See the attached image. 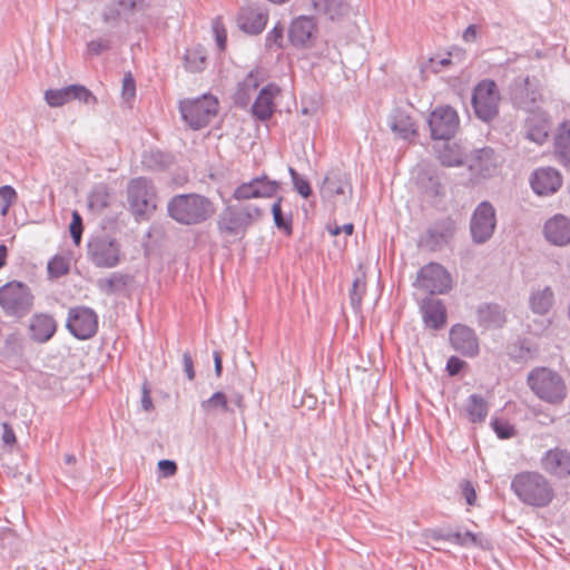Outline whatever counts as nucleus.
<instances>
[{"instance_id":"obj_43","label":"nucleus","mask_w":570,"mask_h":570,"mask_svg":"<svg viewBox=\"0 0 570 570\" xmlns=\"http://www.w3.org/2000/svg\"><path fill=\"white\" fill-rule=\"evenodd\" d=\"M45 100L50 107H61L71 101L70 85L59 89H48L45 91Z\"/></svg>"},{"instance_id":"obj_45","label":"nucleus","mask_w":570,"mask_h":570,"mask_svg":"<svg viewBox=\"0 0 570 570\" xmlns=\"http://www.w3.org/2000/svg\"><path fill=\"white\" fill-rule=\"evenodd\" d=\"M91 208L104 209L109 205V194L105 186L96 187L88 197Z\"/></svg>"},{"instance_id":"obj_31","label":"nucleus","mask_w":570,"mask_h":570,"mask_svg":"<svg viewBox=\"0 0 570 570\" xmlns=\"http://www.w3.org/2000/svg\"><path fill=\"white\" fill-rule=\"evenodd\" d=\"M465 412L472 423H482L488 416L489 404L482 395L471 394L466 400Z\"/></svg>"},{"instance_id":"obj_3","label":"nucleus","mask_w":570,"mask_h":570,"mask_svg":"<svg viewBox=\"0 0 570 570\" xmlns=\"http://www.w3.org/2000/svg\"><path fill=\"white\" fill-rule=\"evenodd\" d=\"M262 214V209L256 205H226L218 215L217 230L223 236L240 238Z\"/></svg>"},{"instance_id":"obj_39","label":"nucleus","mask_w":570,"mask_h":570,"mask_svg":"<svg viewBox=\"0 0 570 570\" xmlns=\"http://www.w3.org/2000/svg\"><path fill=\"white\" fill-rule=\"evenodd\" d=\"M171 156L161 150H149L144 155L142 164L151 170H163L170 166Z\"/></svg>"},{"instance_id":"obj_11","label":"nucleus","mask_w":570,"mask_h":570,"mask_svg":"<svg viewBox=\"0 0 570 570\" xmlns=\"http://www.w3.org/2000/svg\"><path fill=\"white\" fill-rule=\"evenodd\" d=\"M66 327L70 334L81 341L89 340L98 331V315L87 306L69 308Z\"/></svg>"},{"instance_id":"obj_54","label":"nucleus","mask_w":570,"mask_h":570,"mask_svg":"<svg viewBox=\"0 0 570 570\" xmlns=\"http://www.w3.org/2000/svg\"><path fill=\"white\" fill-rule=\"evenodd\" d=\"M453 528L446 527H438L433 529H429L425 533V537L433 541H445L450 542L452 540Z\"/></svg>"},{"instance_id":"obj_59","label":"nucleus","mask_w":570,"mask_h":570,"mask_svg":"<svg viewBox=\"0 0 570 570\" xmlns=\"http://www.w3.org/2000/svg\"><path fill=\"white\" fill-rule=\"evenodd\" d=\"M465 362L458 356H450L446 362L445 370L450 376L458 375L464 367Z\"/></svg>"},{"instance_id":"obj_18","label":"nucleus","mask_w":570,"mask_h":570,"mask_svg":"<svg viewBox=\"0 0 570 570\" xmlns=\"http://www.w3.org/2000/svg\"><path fill=\"white\" fill-rule=\"evenodd\" d=\"M530 185L537 195H552L560 189L562 176L552 167L538 168L531 175Z\"/></svg>"},{"instance_id":"obj_64","label":"nucleus","mask_w":570,"mask_h":570,"mask_svg":"<svg viewBox=\"0 0 570 570\" xmlns=\"http://www.w3.org/2000/svg\"><path fill=\"white\" fill-rule=\"evenodd\" d=\"M141 407L144 411H150L154 407L153 400L149 394V390L146 385L142 387V395H141Z\"/></svg>"},{"instance_id":"obj_49","label":"nucleus","mask_w":570,"mask_h":570,"mask_svg":"<svg viewBox=\"0 0 570 570\" xmlns=\"http://www.w3.org/2000/svg\"><path fill=\"white\" fill-rule=\"evenodd\" d=\"M3 347L8 355L20 356L23 353V338L17 333H11L4 338Z\"/></svg>"},{"instance_id":"obj_63","label":"nucleus","mask_w":570,"mask_h":570,"mask_svg":"<svg viewBox=\"0 0 570 570\" xmlns=\"http://www.w3.org/2000/svg\"><path fill=\"white\" fill-rule=\"evenodd\" d=\"M354 230V225L348 223L344 224L343 226H335V227H328V232L331 235L336 236L344 232L346 235H352Z\"/></svg>"},{"instance_id":"obj_2","label":"nucleus","mask_w":570,"mask_h":570,"mask_svg":"<svg viewBox=\"0 0 570 570\" xmlns=\"http://www.w3.org/2000/svg\"><path fill=\"white\" fill-rule=\"evenodd\" d=\"M511 489L521 502L534 508H544L554 498L552 485L538 472L515 474L511 481Z\"/></svg>"},{"instance_id":"obj_22","label":"nucleus","mask_w":570,"mask_h":570,"mask_svg":"<svg viewBox=\"0 0 570 570\" xmlns=\"http://www.w3.org/2000/svg\"><path fill=\"white\" fill-rule=\"evenodd\" d=\"M541 465L547 473L566 478L570 475V453L560 448L550 449L543 454Z\"/></svg>"},{"instance_id":"obj_34","label":"nucleus","mask_w":570,"mask_h":570,"mask_svg":"<svg viewBox=\"0 0 570 570\" xmlns=\"http://www.w3.org/2000/svg\"><path fill=\"white\" fill-rule=\"evenodd\" d=\"M553 292L549 286L543 289L535 291L530 296V308L538 315L547 314L553 304Z\"/></svg>"},{"instance_id":"obj_60","label":"nucleus","mask_w":570,"mask_h":570,"mask_svg":"<svg viewBox=\"0 0 570 570\" xmlns=\"http://www.w3.org/2000/svg\"><path fill=\"white\" fill-rule=\"evenodd\" d=\"M17 198L16 189L10 185L0 186V199L7 206H11Z\"/></svg>"},{"instance_id":"obj_37","label":"nucleus","mask_w":570,"mask_h":570,"mask_svg":"<svg viewBox=\"0 0 570 570\" xmlns=\"http://www.w3.org/2000/svg\"><path fill=\"white\" fill-rule=\"evenodd\" d=\"M129 0H116L105 7L102 19L107 23L119 21L126 13L139 11L138 8H130Z\"/></svg>"},{"instance_id":"obj_13","label":"nucleus","mask_w":570,"mask_h":570,"mask_svg":"<svg viewBox=\"0 0 570 570\" xmlns=\"http://www.w3.org/2000/svg\"><path fill=\"white\" fill-rule=\"evenodd\" d=\"M459 116L454 108L450 106L436 107L428 118L432 139H451L459 128Z\"/></svg>"},{"instance_id":"obj_36","label":"nucleus","mask_w":570,"mask_h":570,"mask_svg":"<svg viewBox=\"0 0 570 570\" xmlns=\"http://www.w3.org/2000/svg\"><path fill=\"white\" fill-rule=\"evenodd\" d=\"M283 198L278 197L277 200L272 205V215L275 226L283 230L286 235H291L293 232V216L291 210H284Z\"/></svg>"},{"instance_id":"obj_50","label":"nucleus","mask_w":570,"mask_h":570,"mask_svg":"<svg viewBox=\"0 0 570 570\" xmlns=\"http://www.w3.org/2000/svg\"><path fill=\"white\" fill-rule=\"evenodd\" d=\"M283 39H284V27L281 22H277L266 35L265 37V47L271 49L273 46L277 48H283Z\"/></svg>"},{"instance_id":"obj_17","label":"nucleus","mask_w":570,"mask_h":570,"mask_svg":"<svg viewBox=\"0 0 570 570\" xmlns=\"http://www.w3.org/2000/svg\"><path fill=\"white\" fill-rule=\"evenodd\" d=\"M317 35V23L312 16L294 18L288 28V40L295 48H307Z\"/></svg>"},{"instance_id":"obj_20","label":"nucleus","mask_w":570,"mask_h":570,"mask_svg":"<svg viewBox=\"0 0 570 570\" xmlns=\"http://www.w3.org/2000/svg\"><path fill=\"white\" fill-rule=\"evenodd\" d=\"M420 309L426 328L439 331L446 324V307L442 299L426 296L422 299Z\"/></svg>"},{"instance_id":"obj_26","label":"nucleus","mask_w":570,"mask_h":570,"mask_svg":"<svg viewBox=\"0 0 570 570\" xmlns=\"http://www.w3.org/2000/svg\"><path fill=\"white\" fill-rule=\"evenodd\" d=\"M57 324L52 316L48 314H35L30 320V338L37 343L48 342L56 333Z\"/></svg>"},{"instance_id":"obj_61","label":"nucleus","mask_w":570,"mask_h":570,"mask_svg":"<svg viewBox=\"0 0 570 570\" xmlns=\"http://www.w3.org/2000/svg\"><path fill=\"white\" fill-rule=\"evenodd\" d=\"M158 469L163 476L168 478L176 473L177 464L173 460L164 459L158 462Z\"/></svg>"},{"instance_id":"obj_52","label":"nucleus","mask_w":570,"mask_h":570,"mask_svg":"<svg viewBox=\"0 0 570 570\" xmlns=\"http://www.w3.org/2000/svg\"><path fill=\"white\" fill-rule=\"evenodd\" d=\"M491 426L497 436L501 440H507L513 436L514 428L508 421L502 419H492Z\"/></svg>"},{"instance_id":"obj_56","label":"nucleus","mask_w":570,"mask_h":570,"mask_svg":"<svg viewBox=\"0 0 570 570\" xmlns=\"http://www.w3.org/2000/svg\"><path fill=\"white\" fill-rule=\"evenodd\" d=\"M213 31H214L215 39L217 42V47L219 48V50H224L226 48V42H227L226 29L218 20H215L213 22Z\"/></svg>"},{"instance_id":"obj_5","label":"nucleus","mask_w":570,"mask_h":570,"mask_svg":"<svg viewBox=\"0 0 570 570\" xmlns=\"http://www.w3.org/2000/svg\"><path fill=\"white\" fill-rule=\"evenodd\" d=\"M531 391L542 401L557 404L564 400L567 386L563 379L548 367H537L527 377Z\"/></svg>"},{"instance_id":"obj_29","label":"nucleus","mask_w":570,"mask_h":570,"mask_svg":"<svg viewBox=\"0 0 570 570\" xmlns=\"http://www.w3.org/2000/svg\"><path fill=\"white\" fill-rule=\"evenodd\" d=\"M258 87L259 81L257 76L253 71L248 72L243 81L237 85L233 96L234 104L239 108H247Z\"/></svg>"},{"instance_id":"obj_42","label":"nucleus","mask_w":570,"mask_h":570,"mask_svg":"<svg viewBox=\"0 0 570 570\" xmlns=\"http://www.w3.org/2000/svg\"><path fill=\"white\" fill-rule=\"evenodd\" d=\"M200 407L206 413L229 411L227 396L223 392H215L209 399L202 401Z\"/></svg>"},{"instance_id":"obj_38","label":"nucleus","mask_w":570,"mask_h":570,"mask_svg":"<svg viewBox=\"0 0 570 570\" xmlns=\"http://www.w3.org/2000/svg\"><path fill=\"white\" fill-rule=\"evenodd\" d=\"M451 543L462 548L480 547L484 548L483 538L479 533L469 530L463 531L461 527L453 529Z\"/></svg>"},{"instance_id":"obj_40","label":"nucleus","mask_w":570,"mask_h":570,"mask_svg":"<svg viewBox=\"0 0 570 570\" xmlns=\"http://www.w3.org/2000/svg\"><path fill=\"white\" fill-rule=\"evenodd\" d=\"M253 180L255 183V189L258 193L257 198L273 197L279 188V183L269 179L266 175L254 177Z\"/></svg>"},{"instance_id":"obj_4","label":"nucleus","mask_w":570,"mask_h":570,"mask_svg":"<svg viewBox=\"0 0 570 570\" xmlns=\"http://www.w3.org/2000/svg\"><path fill=\"white\" fill-rule=\"evenodd\" d=\"M157 189L151 179L136 177L127 186L129 209L137 220L149 219L157 209Z\"/></svg>"},{"instance_id":"obj_1","label":"nucleus","mask_w":570,"mask_h":570,"mask_svg":"<svg viewBox=\"0 0 570 570\" xmlns=\"http://www.w3.org/2000/svg\"><path fill=\"white\" fill-rule=\"evenodd\" d=\"M215 212L214 203L197 193L178 194L167 203V215L185 226L200 225L212 218Z\"/></svg>"},{"instance_id":"obj_28","label":"nucleus","mask_w":570,"mask_h":570,"mask_svg":"<svg viewBox=\"0 0 570 570\" xmlns=\"http://www.w3.org/2000/svg\"><path fill=\"white\" fill-rule=\"evenodd\" d=\"M539 98L540 92L535 87H532L529 77L523 78L513 89V100L522 109L532 110Z\"/></svg>"},{"instance_id":"obj_55","label":"nucleus","mask_w":570,"mask_h":570,"mask_svg":"<svg viewBox=\"0 0 570 570\" xmlns=\"http://www.w3.org/2000/svg\"><path fill=\"white\" fill-rule=\"evenodd\" d=\"M111 48V41L108 38L92 39L87 43L88 53L99 56Z\"/></svg>"},{"instance_id":"obj_12","label":"nucleus","mask_w":570,"mask_h":570,"mask_svg":"<svg viewBox=\"0 0 570 570\" xmlns=\"http://www.w3.org/2000/svg\"><path fill=\"white\" fill-rule=\"evenodd\" d=\"M451 276L439 263H429L420 268L414 285L430 295L444 294L451 289Z\"/></svg>"},{"instance_id":"obj_10","label":"nucleus","mask_w":570,"mask_h":570,"mask_svg":"<svg viewBox=\"0 0 570 570\" xmlns=\"http://www.w3.org/2000/svg\"><path fill=\"white\" fill-rule=\"evenodd\" d=\"M497 210L489 200H482L476 205L470 218L471 239L476 245L489 242L497 228Z\"/></svg>"},{"instance_id":"obj_25","label":"nucleus","mask_w":570,"mask_h":570,"mask_svg":"<svg viewBox=\"0 0 570 570\" xmlns=\"http://www.w3.org/2000/svg\"><path fill=\"white\" fill-rule=\"evenodd\" d=\"M476 323L484 330L501 328L507 322L505 309L497 303H482L475 311Z\"/></svg>"},{"instance_id":"obj_41","label":"nucleus","mask_w":570,"mask_h":570,"mask_svg":"<svg viewBox=\"0 0 570 570\" xmlns=\"http://www.w3.org/2000/svg\"><path fill=\"white\" fill-rule=\"evenodd\" d=\"M185 68L190 72H200L206 68V56L202 49H189L184 56Z\"/></svg>"},{"instance_id":"obj_21","label":"nucleus","mask_w":570,"mask_h":570,"mask_svg":"<svg viewBox=\"0 0 570 570\" xmlns=\"http://www.w3.org/2000/svg\"><path fill=\"white\" fill-rule=\"evenodd\" d=\"M546 239L556 246H567L570 244V218L556 214L550 217L543 226Z\"/></svg>"},{"instance_id":"obj_6","label":"nucleus","mask_w":570,"mask_h":570,"mask_svg":"<svg viewBox=\"0 0 570 570\" xmlns=\"http://www.w3.org/2000/svg\"><path fill=\"white\" fill-rule=\"evenodd\" d=\"M35 296L30 287L19 281H11L0 287V307L6 315L21 318L33 307Z\"/></svg>"},{"instance_id":"obj_8","label":"nucleus","mask_w":570,"mask_h":570,"mask_svg":"<svg viewBox=\"0 0 570 570\" xmlns=\"http://www.w3.org/2000/svg\"><path fill=\"white\" fill-rule=\"evenodd\" d=\"M87 257L98 268H114L120 264L124 254L117 239L100 234L88 240Z\"/></svg>"},{"instance_id":"obj_23","label":"nucleus","mask_w":570,"mask_h":570,"mask_svg":"<svg viewBox=\"0 0 570 570\" xmlns=\"http://www.w3.org/2000/svg\"><path fill=\"white\" fill-rule=\"evenodd\" d=\"M550 128L549 117L544 112H532L523 126L524 137L542 146L548 140Z\"/></svg>"},{"instance_id":"obj_62","label":"nucleus","mask_w":570,"mask_h":570,"mask_svg":"<svg viewBox=\"0 0 570 570\" xmlns=\"http://www.w3.org/2000/svg\"><path fill=\"white\" fill-rule=\"evenodd\" d=\"M181 361H183L184 372H185L187 379L189 381L194 380L195 379V370H194V362H193L191 354L188 351L184 352Z\"/></svg>"},{"instance_id":"obj_33","label":"nucleus","mask_w":570,"mask_h":570,"mask_svg":"<svg viewBox=\"0 0 570 570\" xmlns=\"http://www.w3.org/2000/svg\"><path fill=\"white\" fill-rule=\"evenodd\" d=\"M131 281L130 275L115 272L109 277L99 279L97 286L100 292L111 295L122 292Z\"/></svg>"},{"instance_id":"obj_16","label":"nucleus","mask_w":570,"mask_h":570,"mask_svg":"<svg viewBox=\"0 0 570 570\" xmlns=\"http://www.w3.org/2000/svg\"><path fill=\"white\" fill-rule=\"evenodd\" d=\"M449 341L454 351L465 357H473L479 354V338L473 328L456 323L449 332Z\"/></svg>"},{"instance_id":"obj_44","label":"nucleus","mask_w":570,"mask_h":570,"mask_svg":"<svg viewBox=\"0 0 570 570\" xmlns=\"http://www.w3.org/2000/svg\"><path fill=\"white\" fill-rule=\"evenodd\" d=\"M48 275L50 278H59L69 272V262L60 255H55L47 265Z\"/></svg>"},{"instance_id":"obj_57","label":"nucleus","mask_w":570,"mask_h":570,"mask_svg":"<svg viewBox=\"0 0 570 570\" xmlns=\"http://www.w3.org/2000/svg\"><path fill=\"white\" fill-rule=\"evenodd\" d=\"M453 52H456V55H461L462 50L459 48H454L453 51L448 52V57L441 58V59H431L432 68L435 72H441L443 69H445L448 66L451 65V57L453 56Z\"/></svg>"},{"instance_id":"obj_24","label":"nucleus","mask_w":570,"mask_h":570,"mask_svg":"<svg viewBox=\"0 0 570 570\" xmlns=\"http://www.w3.org/2000/svg\"><path fill=\"white\" fill-rule=\"evenodd\" d=\"M278 92V87L268 83L261 89L256 99L250 106L252 115L259 121H267L274 114V99Z\"/></svg>"},{"instance_id":"obj_15","label":"nucleus","mask_w":570,"mask_h":570,"mask_svg":"<svg viewBox=\"0 0 570 570\" xmlns=\"http://www.w3.org/2000/svg\"><path fill=\"white\" fill-rule=\"evenodd\" d=\"M268 17L267 8L257 3H250L242 7L238 11L237 26L243 32L257 36L266 28Z\"/></svg>"},{"instance_id":"obj_58","label":"nucleus","mask_w":570,"mask_h":570,"mask_svg":"<svg viewBox=\"0 0 570 570\" xmlns=\"http://www.w3.org/2000/svg\"><path fill=\"white\" fill-rule=\"evenodd\" d=\"M136 95V83L132 75L127 72L122 79V96L125 99H131Z\"/></svg>"},{"instance_id":"obj_27","label":"nucleus","mask_w":570,"mask_h":570,"mask_svg":"<svg viewBox=\"0 0 570 570\" xmlns=\"http://www.w3.org/2000/svg\"><path fill=\"white\" fill-rule=\"evenodd\" d=\"M553 154L557 161L570 170V121L560 124L553 140Z\"/></svg>"},{"instance_id":"obj_19","label":"nucleus","mask_w":570,"mask_h":570,"mask_svg":"<svg viewBox=\"0 0 570 570\" xmlns=\"http://www.w3.org/2000/svg\"><path fill=\"white\" fill-rule=\"evenodd\" d=\"M320 193L324 199H332L335 196L351 197L352 183L350 175L342 170H330L322 181Z\"/></svg>"},{"instance_id":"obj_7","label":"nucleus","mask_w":570,"mask_h":570,"mask_svg":"<svg viewBox=\"0 0 570 570\" xmlns=\"http://www.w3.org/2000/svg\"><path fill=\"white\" fill-rule=\"evenodd\" d=\"M218 100L212 95H203L195 99H185L179 102L181 118L188 126L198 130L206 127L216 116Z\"/></svg>"},{"instance_id":"obj_51","label":"nucleus","mask_w":570,"mask_h":570,"mask_svg":"<svg viewBox=\"0 0 570 570\" xmlns=\"http://www.w3.org/2000/svg\"><path fill=\"white\" fill-rule=\"evenodd\" d=\"M257 191L255 189V183L253 178L249 181L240 184L235 188L233 193V198L236 200H247L252 198H257Z\"/></svg>"},{"instance_id":"obj_32","label":"nucleus","mask_w":570,"mask_h":570,"mask_svg":"<svg viewBox=\"0 0 570 570\" xmlns=\"http://www.w3.org/2000/svg\"><path fill=\"white\" fill-rule=\"evenodd\" d=\"M471 167L483 176L490 175L491 171L497 167L494 150L490 147L475 150L472 157Z\"/></svg>"},{"instance_id":"obj_14","label":"nucleus","mask_w":570,"mask_h":570,"mask_svg":"<svg viewBox=\"0 0 570 570\" xmlns=\"http://www.w3.org/2000/svg\"><path fill=\"white\" fill-rule=\"evenodd\" d=\"M456 232V223L451 217H444L431 225L422 236L420 244L424 248L435 252L448 245Z\"/></svg>"},{"instance_id":"obj_48","label":"nucleus","mask_w":570,"mask_h":570,"mask_svg":"<svg viewBox=\"0 0 570 570\" xmlns=\"http://www.w3.org/2000/svg\"><path fill=\"white\" fill-rule=\"evenodd\" d=\"M365 284L362 283L358 278H356L353 282L352 288L350 291V303L355 312L361 311L362 299L365 294Z\"/></svg>"},{"instance_id":"obj_53","label":"nucleus","mask_w":570,"mask_h":570,"mask_svg":"<svg viewBox=\"0 0 570 570\" xmlns=\"http://www.w3.org/2000/svg\"><path fill=\"white\" fill-rule=\"evenodd\" d=\"M69 230L75 245L79 246L82 238L83 225L82 217L77 210L72 212V218L69 225Z\"/></svg>"},{"instance_id":"obj_47","label":"nucleus","mask_w":570,"mask_h":570,"mask_svg":"<svg viewBox=\"0 0 570 570\" xmlns=\"http://www.w3.org/2000/svg\"><path fill=\"white\" fill-rule=\"evenodd\" d=\"M288 173L292 179L294 189L303 197L308 198L312 194V188L307 179L301 176L293 167H288Z\"/></svg>"},{"instance_id":"obj_9","label":"nucleus","mask_w":570,"mask_h":570,"mask_svg":"<svg viewBox=\"0 0 570 570\" xmlns=\"http://www.w3.org/2000/svg\"><path fill=\"white\" fill-rule=\"evenodd\" d=\"M475 116L489 122L499 114L500 92L494 80L483 79L476 83L471 98Z\"/></svg>"},{"instance_id":"obj_35","label":"nucleus","mask_w":570,"mask_h":570,"mask_svg":"<svg viewBox=\"0 0 570 570\" xmlns=\"http://www.w3.org/2000/svg\"><path fill=\"white\" fill-rule=\"evenodd\" d=\"M313 7L318 14L335 20L342 17L346 11L344 0H313Z\"/></svg>"},{"instance_id":"obj_46","label":"nucleus","mask_w":570,"mask_h":570,"mask_svg":"<svg viewBox=\"0 0 570 570\" xmlns=\"http://www.w3.org/2000/svg\"><path fill=\"white\" fill-rule=\"evenodd\" d=\"M71 100H78L86 105L97 104V97L82 85H70Z\"/></svg>"},{"instance_id":"obj_30","label":"nucleus","mask_w":570,"mask_h":570,"mask_svg":"<svg viewBox=\"0 0 570 570\" xmlns=\"http://www.w3.org/2000/svg\"><path fill=\"white\" fill-rule=\"evenodd\" d=\"M389 124L391 130L403 139H407L415 134L414 122L404 109H393Z\"/></svg>"}]
</instances>
